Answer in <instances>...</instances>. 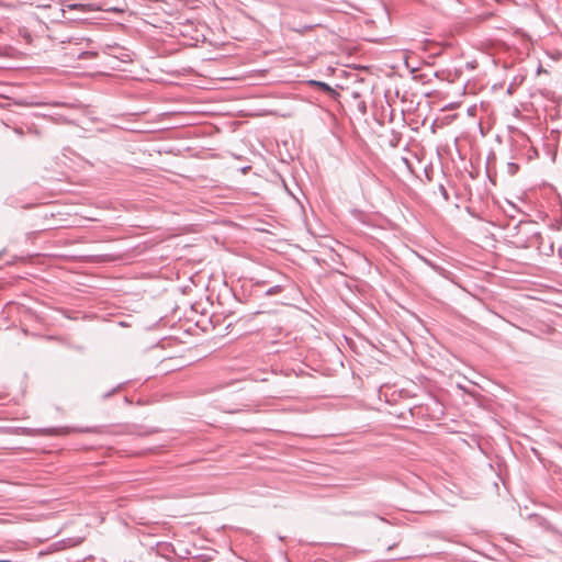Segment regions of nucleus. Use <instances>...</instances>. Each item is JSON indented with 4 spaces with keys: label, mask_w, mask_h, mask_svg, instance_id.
<instances>
[{
    "label": "nucleus",
    "mask_w": 562,
    "mask_h": 562,
    "mask_svg": "<svg viewBox=\"0 0 562 562\" xmlns=\"http://www.w3.org/2000/svg\"><path fill=\"white\" fill-rule=\"evenodd\" d=\"M88 7L87 4H82V3H68V4H65V8H67L68 10H79L81 12H86L88 10Z\"/></svg>",
    "instance_id": "3"
},
{
    "label": "nucleus",
    "mask_w": 562,
    "mask_h": 562,
    "mask_svg": "<svg viewBox=\"0 0 562 562\" xmlns=\"http://www.w3.org/2000/svg\"><path fill=\"white\" fill-rule=\"evenodd\" d=\"M518 169H519V166L517 164H515V162H508L507 164V172H508V175H510V176L516 175Z\"/></svg>",
    "instance_id": "4"
},
{
    "label": "nucleus",
    "mask_w": 562,
    "mask_h": 562,
    "mask_svg": "<svg viewBox=\"0 0 562 562\" xmlns=\"http://www.w3.org/2000/svg\"><path fill=\"white\" fill-rule=\"evenodd\" d=\"M310 83L313 85V86L318 87L321 90H323L325 92H329V93L334 92V89L329 85H327L326 82L311 80Z\"/></svg>",
    "instance_id": "2"
},
{
    "label": "nucleus",
    "mask_w": 562,
    "mask_h": 562,
    "mask_svg": "<svg viewBox=\"0 0 562 562\" xmlns=\"http://www.w3.org/2000/svg\"><path fill=\"white\" fill-rule=\"evenodd\" d=\"M440 190H441V193H443L445 198L448 199V193L442 186L440 187Z\"/></svg>",
    "instance_id": "5"
},
{
    "label": "nucleus",
    "mask_w": 562,
    "mask_h": 562,
    "mask_svg": "<svg viewBox=\"0 0 562 562\" xmlns=\"http://www.w3.org/2000/svg\"><path fill=\"white\" fill-rule=\"evenodd\" d=\"M279 280L278 283L273 286H270L268 290H266V295H276L281 293L289 284L290 279L286 276L278 274Z\"/></svg>",
    "instance_id": "1"
}]
</instances>
